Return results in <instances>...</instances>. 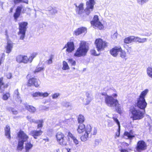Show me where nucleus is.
<instances>
[{
  "label": "nucleus",
  "instance_id": "1",
  "mask_svg": "<svg viewBox=\"0 0 152 152\" xmlns=\"http://www.w3.org/2000/svg\"><path fill=\"white\" fill-rule=\"evenodd\" d=\"M148 91V89H146L142 91L135 102V107H137L138 109L144 111V112H145V109L147 105V103L145 99V97Z\"/></svg>",
  "mask_w": 152,
  "mask_h": 152
},
{
  "label": "nucleus",
  "instance_id": "2",
  "mask_svg": "<svg viewBox=\"0 0 152 152\" xmlns=\"http://www.w3.org/2000/svg\"><path fill=\"white\" fill-rule=\"evenodd\" d=\"M105 102L108 106L115 107L118 113H121V106L118 101L114 99L113 96H106L105 97Z\"/></svg>",
  "mask_w": 152,
  "mask_h": 152
},
{
  "label": "nucleus",
  "instance_id": "3",
  "mask_svg": "<svg viewBox=\"0 0 152 152\" xmlns=\"http://www.w3.org/2000/svg\"><path fill=\"white\" fill-rule=\"evenodd\" d=\"M77 132L81 134L85 132V134L80 137L81 140L83 142L86 141L91 131V127L90 125H87L86 127L85 125L83 124H80L77 129Z\"/></svg>",
  "mask_w": 152,
  "mask_h": 152
},
{
  "label": "nucleus",
  "instance_id": "4",
  "mask_svg": "<svg viewBox=\"0 0 152 152\" xmlns=\"http://www.w3.org/2000/svg\"><path fill=\"white\" fill-rule=\"evenodd\" d=\"M89 48L86 42L84 41H81L79 48L74 54L75 56L79 57L86 55Z\"/></svg>",
  "mask_w": 152,
  "mask_h": 152
},
{
  "label": "nucleus",
  "instance_id": "5",
  "mask_svg": "<svg viewBox=\"0 0 152 152\" xmlns=\"http://www.w3.org/2000/svg\"><path fill=\"white\" fill-rule=\"evenodd\" d=\"M18 136L19 140L17 149V150L21 151L23 148L24 142L27 140L28 137L22 131L19 132Z\"/></svg>",
  "mask_w": 152,
  "mask_h": 152
},
{
  "label": "nucleus",
  "instance_id": "6",
  "mask_svg": "<svg viewBox=\"0 0 152 152\" xmlns=\"http://www.w3.org/2000/svg\"><path fill=\"white\" fill-rule=\"evenodd\" d=\"M57 141L59 144L62 146H66L67 142L64 138V134L61 132H58L56 135Z\"/></svg>",
  "mask_w": 152,
  "mask_h": 152
},
{
  "label": "nucleus",
  "instance_id": "7",
  "mask_svg": "<svg viewBox=\"0 0 152 152\" xmlns=\"http://www.w3.org/2000/svg\"><path fill=\"white\" fill-rule=\"evenodd\" d=\"M145 112L139 109L134 108V120L142 119L144 117Z\"/></svg>",
  "mask_w": 152,
  "mask_h": 152
},
{
  "label": "nucleus",
  "instance_id": "8",
  "mask_svg": "<svg viewBox=\"0 0 152 152\" xmlns=\"http://www.w3.org/2000/svg\"><path fill=\"white\" fill-rule=\"evenodd\" d=\"M95 3L94 0H89V1L87 2V7L85 10V11L87 15H89L91 12L93 11Z\"/></svg>",
  "mask_w": 152,
  "mask_h": 152
},
{
  "label": "nucleus",
  "instance_id": "9",
  "mask_svg": "<svg viewBox=\"0 0 152 152\" xmlns=\"http://www.w3.org/2000/svg\"><path fill=\"white\" fill-rule=\"evenodd\" d=\"M95 44L98 51L101 50H103L106 46L105 42L100 39H96L95 41Z\"/></svg>",
  "mask_w": 152,
  "mask_h": 152
},
{
  "label": "nucleus",
  "instance_id": "10",
  "mask_svg": "<svg viewBox=\"0 0 152 152\" xmlns=\"http://www.w3.org/2000/svg\"><path fill=\"white\" fill-rule=\"evenodd\" d=\"M91 25L98 28L99 29H101L103 28L102 24L99 21L97 15L94 16L93 20L91 21Z\"/></svg>",
  "mask_w": 152,
  "mask_h": 152
},
{
  "label": "nucleus",
  "instance_id": "11",
  "mask_svg": "<svg viewBox=\"0 0 152 152\" xmlns=\"http://www.w3.org/2000/svg\"><path fill=\"white\" fill-rule=\"evenodd\" d=\"M147 145L145 142L142 140L139 141L137 144L136 149L138 152H141L147 149Z\"/></svg>",
  "mask_w": 152,
  "mask_h": 152
},
{
  "label": "nucleus",
  "instance_id": "12",
  "mask_svg": "<svg viewBox=\"0 0 152 152\" xmlns=\"http://www.w3.org/2000/svg\"><path fill=\"white\" fill-rule=\"evenodd\" d=\"M85 95L86 98V101L84 104L85 105H87L93 99V96L92 93L90 91L86 92Z\"/></svg>",
  "mask_w": 152,
  "mask_h": 152
},
{
  "label": "nucleus",
  "instance_id": "13",
  "mask_svg": "<svg viewBox=\"0 0 152 152\" xmlns=\"http://www.w3.org/2000/svg\"><path fill=\"white\" fill-rule=\"evenodd\" d=\"M37 55V54L36 53H34L31 55V56L29 58H28L26 56L23 55L22 63L24 64H26L29 61H30V62H31L33 61V59Z\"/></svg>",
  "mask_w": 152,
  "mask_h": 152
},
{
  "label": "nucleus",
  "instance_id": "14",
  "mask_svg": "<svg viewBox=\"0 0 152 152\" xmlns=\"http://www.w3.org/2000/svg\"><path fill=\"white\" fill-rule=\"evenodd\" d=\"M39 80L36 78H31L28 80V86H31L34 85L35 87H37L39 85Z\"/></svg>",
  "mask_w": 152,
  "mask_h": 152
},
{
  "label": "nucleus",
  "instance_id": "15",
  "mask_svg": "<svg viewBox=\"0 0 152 152\" xmlns=\"http://www.w3.org/2000/svg\"><path fill=\"white\" fill-rule=\"evenodd\" d=\"M64 48H67L66 51L69 53H71L75 49L74 44L73 42H68L65 45Z\"/></svg>",
  "mask_w": 152,
  "mask_h": 152
},
{
  "label": "nucleus",
  "instance_id": "16",
  "mask_svg": "<svg viewBox=\"0 0 152 152\" xmlns=\"http://www.w3.org/2000/svg\"><path fill=\"white\" fill-rule=\"evenodd\" d=\"M43 132L41 130H34L31 131L30 134L35 139H37V137L40 136Z\"/></svg>",
  "mask_w": 152,
  "mask_h": 152
},
{
  "label": "nucleus",
  "instance_id": "17",
  "mask_svg": "<svg viewBox=\"0 0 152 152\" xmlns=\"http://www.w3.org/2000/svg\"><path fill=\"white\" fill-rule=\"evenodd\" d=\"M121 47L120 46L115 47L112 48L110 51V52L111 55L114 57H116L118 54V53L119 52V50L120 49Z\"/></svg>",
  "mask_w": 152,
  "mask_h": 152
},
{
  "label": "nucleus",
  "instance_id": "18",
  "mask_svg": "<svg viewBox=\"0 0 152 152\" xmlns=\"http://www.w3.org/2000/svg\"><path fill=\"white\" fill-rule=\"evenodd\" d=\"M87 32V28L85 27L79 28L75 30L74 31V34L76 35H78L82 33H86Z\"/></svg>",
  "mask_w": 152,
  "mask_h": 152
},
{
  "label": "nucleus",
  "instance_id": "19",
  "mask_svg": "<svg viewBox=\"0 0 152 152\" xmlns=\"http://www.w3.org/2000/svg\"><path fill=\"white\" fill-rule=\"evenodd\" d=\"M23 9V7L22 6H18L16 9L14 15V17L15 20H17L18 18L20 15L21 10Z\"/></svg>",
  "mask_w": 152,
  "mask_h": 152
},
{
  "label": "nucleus",
  "instance_id": "20",
  "mask_svg": "<svg viewBox=\"0 0 152 152\" xmlns=\"http://www.w3.org/2000/svg\"><path fill=\"white\" fill-rule=\"evenodd\" d=\"M13 48V44L12 42L10 41L7 42V45L5 47L6 52L7 53H9L11 51Z\"/></svg>",
  "mask_w": 152,
  "mask_h": 152
},
{
  "label": "nucleus",
  "instance_id": "21",
  "mask_svg": "<svg viewBox=\"0 0 152 152\" xmlns=\"http://www.w3.org/2000/svg\"><path fill=\"white\" fill-rule=\"evenodd\" d=\"M48 95L49 94L47 92L43 93L39 92H36L32 94V96L34 97L39 96L40 97H45L48 96Z\"/></svg>",
  "mask_w": 152,
  "mask_h": 152
},
{
  "label": "nucleus",
  "instance_id": "22",
  "mask_svg": "<svg viewBox=\"0 0 152 152\" xmlns=\"http://www.w3.org/2000/svg\"><path fill=\"white\" fill-rule=\"evenodd\" d=\"M19 31H25L26 30V26L28 25L27 22H23L19 23Z\"/></svg>",
  "mask_w": 152,
  "mask_h": 152
},
{
  "label": "nucleus",
  "instance_id": "23",
  "mask_svg": "<svg viewBox=\"0 0 152 152\" xmlns=\"http://www.w3.org/2000/svg\"><path fill=\"white\" fill-rule=\"evenodd\" d=\"M133 137V132L131 130L129 132H126L124 133L123 138L126 139H131Z\"/></svg>",
  "mask_w": 152,
  "mask_h": 152
},
{
  "label": "nucleus",
  "instance_id": "24",
  "mask_svg": "<svg viewBox=\"0 0 152 152\" xmlns=\"http://www.w3.org/2000/svg\"><path fill=\"white\" fill-rule=\"evenodd\" d=\"M5 136L8 139L10 140L11 138L10 131V127L9 126H6L5 129Z\"/></svg>",
  "mask_w": 152,
  "mask_h": 152
},
{
  "label": "nucleus",
  "instance_id": "25",
  "mask_svg": "<svg viewBox=\"0 0 152 152\" xmlns=\"http://www.w3.org/2000/svg\"><path fill=\"white\" fill-rule=\"evenodd\" d=\"M147 39L146 38H141L138 37H134V42H137L139 43H144L146 42Z\"/></svg>",
  "mask_w": 152,
  "mask_h": 152
},
{
  "label": "nucleus",
  "instance_id": "26",
  "mask_svg": "<svg viewBox=\"0 0 152 152\" xmlns=\"http://www.w3.org/2000/svg\"><path fill=\"white\" fill-rule=\"evenodd\" d=\"M113 119L114 121L117 124V125H118V132H117L116 133L115 135L118 137H119L120 135V126L119 122L118 119H117L115 117H113Z\"/></svg>",
  "mask_w": 152,
  "mask_h": 152
},
{
  "label": "nucleus",
  "instance_id": "27",
  "mask_svg": "<svg viewBox=\"0 0 152 152\" xmlns=\"http://www.w3.org/2000/svg\"><path fill=\"white\" fill-rule=\"evenodd\" d=\"M25 107L29 111L31 112H34L36 111L35 108L34 107L30 105L25 104Z\"/></svg>",
  "mask_w": 152,
  "mask_h": 152
},
{
  "label": "nucleus",
  "instance_id": "28",
  "mask_svg": "<svg viewBox=\"0 0 152 152\" xmlns=\"http://www.w3.org/2000/svg\"><path fill=\"white\" fill-rule=\"evenodd\" d=\"M146 72L148 76L152 78V67H148L146 69Z\"/></svg>",
  "mask_w": 152,
  "mask_h": 152
},
{
  "label": "nucleus",
  "instance_id": "29",
  "mask_svg": "<svg viewBox=\"0 0 152 152\" xmlns=\"http://www.w3.org/2000/svg\"><path fill=\"white\" fill-rule=\"evenodd\" d=\"M85 118L82 115H80L78 117V123L82 124L85 120Z\"/></svg>",
  "mask_w": 152,
  "mask_h": 152
},
{
  "label": "nucleus",
  "instance_id": "30",
  "mask_svg": "<svg viewBox=\"0 0 152 152\" xmlns=\"http://www.w3.org/2000/svg\"><path fill=\"white\" fill-rule=\"evenodd\" d=\"M2 77L0 78V92H2L4 91V83L3 81Z\"/></svg>",
  "mask_w": 152,
  "mask_h": 152
},
{
  "label": "nucleus",
  "instance_id": "31",
  "mask_svg": "<svg viewBox=\"0 0 152 152\" xmlns=\"http://www.w3.org/2000/svg\"><path fill=\"white\" fill-rule=\"evenodd\" d=\"M54 58V56L53 55H51L49 58L46 61L45 63L48 65L51 64L53 63V59Z\"/></svg>",
  "mask_w": 152,
  "mask_h": 152
},
{
  "label": "nucleus",
  "instance_id": "32",
  "mask_svg": "<svg viewBox=\"0 0 152 152\" xmlns=\"http://www.w3.org/2000/svg\"><path fill=\"white\" fill-rule=\"evenodd\" d=\"M133 40L132 36H131L126 38L124 40V42L126 43H129L132 42Z\"/></svg>",
  "mask_w": 152,
  "mask_h": 152
},
{
  "label": "nucleus",
  "instance_id": "33",
  "mask_svg": "<svg viewBox=\"0 0 152 152\" xmlns=\"http://www.w3.org/2000/svg\"><path fill=\"white\" fill-rule=\"evenodd\" d=\"M33 146V145L31 144L30 142H29L27 143L26 144L25 149V150H28L29 151V150L32 148Z\"/></svg>",
  "mask_w": 152,
  "mask_h": 152
},
{
  "label": "nucleus",
  "instance_id": "34",
  "mask_svg": "<svg viewBox=\"0 0 152 152\" xmlns=\"http://www.w3.org/2000/svg\"><path fill=\"white\" fill-rule=\"evenodd\" d=\"M63 65L62 69L64 70H68L69 69L67 63L65 61H63Z\"/></svg>",
  "mask_w": 152,
  "mask_h": 152
},
{
  "label": "nucleus",
  "instance_id": "35",
  "mask_svg": "<svg viewBox=\"0 0 152 152\" xmlns=\"http://www.w3.org/2000/svg\"><path fill=\"white\" fill-rule=\"evenodd\" d=\"M119 50V52L120 53V56L122 58H125L126 57V54L125 52L122 50L121 47Z\"/></svg>",
  "mask_w": 152,
  "mask_h": 152
},
{
  "label": "nucleus",
  "instance_id": "36",
  "mask_svg": "<svg viewBox=\"0 0 152 152\" xmlns=\"http://www.w3.org/2000/svg\"><path fill=\"white\" fill-rule=\"evenodd\" d=\"M26 31H19L18 33V34L20 35V39L23 40L24 39L25 36Z\"/></svg>",
  "mask_w": 152,
  "mask_h": 152
},
{
  "label": "nucleus",
  "instance_id": "37",
  "mask_svg": "<svg viewBox=\"0 0 152 152\" xmlns=\"http://www.w3.org/2000/svg\"><path fill=\"white\" fill-rule=\"evenodd\" d=\"M23 55H22L18 56L16 58V61L19 63H22L23 59Z\"/></svg>",
  "mask_w": 152,
  "mask_h": 152
},
{
  "label": "nucleus",
  "instance_id": "38",
  "mask_svg": "<svg viewBox=\"0 0 152 152\" xmlns=\"http://www.w3.org/2000/svg\"><path fill=\"white\" fill-rule=\"evenodd\" d=\"M13 2L15 4L22 2L27 4L28 3V1L27 0H26L25 1L24 0H14Z\"/></svg>",
  "mask_w": 152,
  "mask_h": 152
},
{
  "label": "nucleus",
  "instance_id": "39",
  "mask_svg": "<svg viewBox=\"0 0 152 152\" xmlns=\"http://www.w3.org/2000/svg\"><path fill=\"white\" fill-rule=\"evenodd\" d=\"M44 69V68L43 67H40L39 65H38L37 67L35 70L34 71V73H36L39 72L42 70H43Z\"/></svg>",
  "mask_w": 152,
  "mask_h": 152
},
{
  "label": "nucleus",
  "instance_id": "40",
  "mask_svg": "<svg viewBox=\"0 0 152 152\" xmlns=\"http://www.w3.org/2000/svg\"><path fill=\"white\" fill-rule=\"evenodd\" d=\"M83 5L82 4H80L78 6L79 11L78 13L79 14H82L83 10Z\"/></svg>",
  "mask_w": 152,
  "mask_h": 152
},
{
  "label": "nucleus",
  "instance_id": "41",
  "mask_svg": "<svg viewBox=\"0 0 152 152\" xmlns=\"http://www.w3.org/2000/svg\"><path fill=\"white\" fill-rule=\"evenodd\" d=\"M38 122L36 123L38 124L37 128H42L43 126V121L42 120H37Z\"/></svg>",
  "mask_w": 152,
  "mask_h": 152
},
{
  "label": "nucleus",
  "instance_id": "42",
  "mask_svg": "<svg viewBox=\"0 0 152 152\" xmlns=\"http://www.w3.org/2000/svg\"><path fill=\"white\" fill-rule=\"evenodd\" d=\"M149 0H137L138 3L141 5H143L144 3L147 2Z\"/></svg>",
  "mask_w": 152,
  "mask_h": 152
},
{
  "label": "nucleus",
  "instance_id": "43",
  "mask_svg": "<svg viewBox=\"0 0 152 152\" xmlns=\"http://www.w3.org/2000/svg\"><path fill=\"white\" fill-rule=\"evenodd\" d=\"M10 96V94L9 93H7L3 95V99L4 100H7Z\"/></svg>",
  "mask_w": 152,
  "mask_h": 152
},
{
  "label": "nucleus",
  "instance_id": "44",
  "mask_svg": "<svg viewBox=\"0 0 152 152\" xmlns=\"http://www.w3.org/2000/svg\"><path fill=\"white\" fill-rule=\"evenodd\" d=\"M69 63L71 64L72 65L75 66L76 64V62L72 59H69L68 60Z\"/></svg>",
  "mask_w": 152,
  "mask_h": 152
},
{
  "label": "nucleus",
  "instance_id": "45",
  "mask_svg": "<svg viewBox=\"0 0 152 152\" xmlns=\"http://www.w3.org/2000/svg\"><path fill=\"white\" fill-rule=\"evenodd\" d=\"M67 136L71 138L72 140L74 139L75 137L70 132H69L68 133Z\"/></svg>",
  "mask_w": 152,
  "mask_h": 152
},
{
  "label": "nucleus",
  "instance_id": "46",
  "mask_svg": "<svg viewBox=\"0 0 152 152\" xmlns=\"http://www.w3.org/2000/svg\"><path fill=\"white\" fill-rule=\"evenodd\" d=\"M129 115L131 118L133 119V108L132 107L130 108Z\"/></svg>",
  "mask_w": 152,
  "mask_h": 152
},
{
  "label": "nucleus",
  "instance_id": "47",
  "mask_svg": "<svg viewBox=\"0 0 152 152\" xmlns=\"http://www.w3.org/2000/svg\"><path fill=\"white\" fill-rule=\"evenodd\" d=\"M91 133V135H96L97 133V129L95 128H94L93 129L92 131H91L90 133Z\"/></svg>",
  "mask_w": 152,
  "mask_h": 152
},
{
  "label": "nucleus",
  "instance_id": "48",
  "mask_svg": "<svg viewBox=\"0 0 152 152\" xmlns=\"http://www.w3.org/2000/svg\"><path fill=\"white\" fill-rule=\"evenodd\" d=\"M91 53L92 55L95 56H98L99 55V54H97L96 53V51L94 49L91 50Z\"/></svg>",
  "mask_w": 152,
  "mask_h": 152
},
{
  "label": "nucleus",
  "instance_id": "49",
  "mask_svg": "<svg viewBox=\"0 0 152 152\" xmlns=\"http://www.w3.org/2000/svg\"><path fill=\"white\" fill-rule=\"evenodd\" d=\"M60 95V94L59 93H56L52 95V98L53 99L57 98Z\"/></svg>",
  "mask_w": 152,
  "mask_h": 152
},
{
  "label": "nucleus",
  "instance_id": "50",
  "mask_svg": "<svg viewBox=\"0 0 152 152\" xmlns=\"http://www.w3.org/2000/svg\"><path fill=\"white\" fill-rule=\"evenodd\" d=\"M63 106L67 107L70 106V104L68 102H64L63 103Z\"/></svg>",
  "mask_w": 152,
  "mask_h": 152
},
{
  "label": "nucleus",
  "instance_id": "51",
  "mask_svg": "<svg viewBox=\"0 0 152 152\" xmlns=\"http://www.w3.org/2000/svg\"><path fill=\"white\" fill-rule=\"evenodd\" d=\"M15 94H14V96L15 97H17L18 98H19L20 97L19 96V93L18 92V90H16L15 91Z\"/></svg>",
  "mask_w": 152,
  "mask_h": 152
},
{
  "label": "nucleus",
  "instance_id": "52",
  "mask_svg": "<svg viewBox=\"0 0 152 152\" xmlns=\"http://www.w3.org/2000/svg\"><path fill=\"white\" fill-rule=\"evenodd\" d=\"M74 143L75 145H77L79 144L78 141L77 140L76 137H75L73 140Z\"/></svg>",
  "mask_w": 152,
  "mask_h": 152
},
{
  "label": "nucleus",
  "instance_id": "53",
  "mask_svg": "<svg viewBox=\"0 0 152 152\" xmlns=\"http://www.w3.org/2000/svg\"><path fill=\"white\" fill-rule=\"evenodd\" d=\"M151 35V33L150 32H146L144 34H143L142 35L146 36H150Z\"/></svg>",
  "mask_w": 152,
  "mask_h": 152
},
{
  "label": "nucleus",
  "instance_id": "54",
  "mask_svg": "<svg viewBox=\"0 0 152 152\" xmlns=\"http://www.w3.org/2000/svg\"><path fill=\"white\" fill-rule=\"evenodd\" d=\"M6 77L8 79H10L12 77V75L10 73H8L6 75Z\"/></svg>",
  "mask_w": 152,
  "mask_h": 152
},
{
  "label": "nucleus",
  "instance_id": "55",
  "mask_svg": "<svg viewBox=\"0 0 152 152\" xmlns=\"http://www.w3.org/2000/svg\"><path fill=\"white\" fill-rule=\"evenodd\" d=\"M29 121L31 123H37L38 122L37 120H35L31 118L30 119Z\"/></svg>",
  "mask_w": 152,
  "mask_h": 152
},
{
  "label": "nucleus",
  "instance_id": "56",
  "mask_svg": "<svg viewBox=\"0 0 152 152\" xmlns=\"http://www.w3.org/2000/svg\"><path fill=\"white\" fill-rule=\"evenodd\" d=\"M100 140L99 139H96L95 140V144L96 145H97L99 144Z\"/></svg>",
  "mask_w": 152,
  "mask_h": 152
},
{
  "label": "nucleus",
  "instance_id": "57",
  "mask_svg": "<svg viewBox=\"0 0 152 152\" xmlns=\"http://www.w3.org/2000/svg\"><path fill=\"white\" fill-rule=\"evenodd\" d=\"M5 56V55L4 53H3L2 56L1 57H0V65H1V61L2 60V59L3 56L4 57Z\"/></svg>",
  "mask_w": 152,
  "mask_h": 152
},
{
  "label": "nucleus",
  "instance_id": "58",
  "mask_svg": "<svg viewBox=\"0 0 152 152\" xmlns=\"http://www.w3.org/2000/svg\"><path fill=\"white\" fill-rule=\"evenodd\" d=\"M5 35L6 36V38H8L9 37V36L8 35L7 33V29H6L5 31Z\"/></svg>",
  "mask_w": 152,
  "mask_h": 152
},
{
  "label": "nucleus",
  "instance_id": "59",
  "mask_svg": "<svg viewBox=\"0 0 152 152\" xmlns=\"http://www.w3.org/2000/svg\"><path fill=\"white\" fill-rule=\"evenodd\" d=\"M12 112L15 115L17 114L18 113V111H17L15 110L14 109L12 110Z\"/></svg>",
  "mask_w": 152,
  "mask_h": 152
},
{
  "label": "nucleus",
  "instance_id": "60",
  "mask_svg": "<svg viewBox=\"0 0 152 152\" xmlns=\"http://www.w3.org/2000/svg\"><path fill=\"white\" fill-rule=\"evenodd\" d=\"M120 150L121 152H128L127 150L124 149L122 148Z\"/></svg>",
  "mask_w": 152,
  "mask_h": 152
},
{
  "label": "nucleus",
  "instance_id": "61",
  "mask_svg": "<svg viewBox=\"0 0 152 152\" xmlns=\"http://www.w3.org/2000/svg\"><path fill=\"white\" fill-rule=\"evenodd\" d=\"M56 152H62L61 150L59 148H57L56 150Z\"/></svg>",
  "mask_w": 152,
  "mask_h": 152
},
{
  "label": "nucleus",
  "instance_id": "62",
  "mask_svg": "<svg viewBox=\"0 0 152 152\" xmlns=\"http://www.w3.org/2000/svg\"><path fill=\"white\" fill-rule=\"evenodd\" d=\"M66 152H71V150L69 148H66Z\"/></svg>",
  "mask_w": 152,
  "mask_h": 152
},
{
  "label": "nucleus",
  "instance_id": "63",
  "mask_svg": "<svg viewBox=\"0 0 152 152\" xmlns=\"http://www.w3.org/2000/svg\"><path fill=\"white\" fill-rule=\"evenodd\" d=\"M101 94L102 95H103V96H105V97H106V96L107 95V94L105 93H102Z\"/></svg>",
  "mask_w": 152,
  "mask_h": 152
},
{
  "label": "nucleus",
  "instance_id": "64",
  "mask_svg": "<svg viewBox=\"0 0 152 152\" xmlns=\"http://www.w3.org/2000/svg\"><path fill=\"white\" fill-rule=\"evenodd\" d=\"M117 96V94H113L112 96L113 97H116Z\"/></svg>",
  "mask_w": 152,
  "mask_h": 152
}]
</instances>
